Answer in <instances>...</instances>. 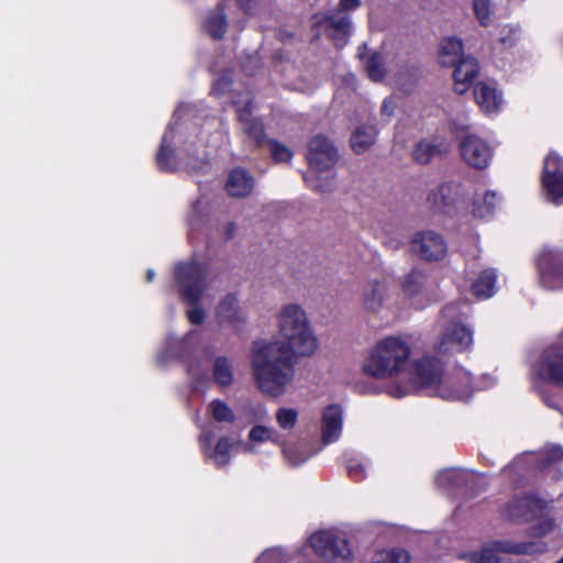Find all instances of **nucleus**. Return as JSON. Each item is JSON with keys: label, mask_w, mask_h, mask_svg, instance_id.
Returning <instances> with one entry per match:
<instances>
[{"label": "nucleus", "mask_w": 563, "mask_h": 563, "mask_svg": "<svg viewBox=\"0 0 563 563\" xmlns=\"http://www.w3.org/2000/svg\"><path fill=\"white\" fill-rule=\"evenodd\" d=\"M275 323L279 338L256 342L251 352V366L257 387L278 397L294 382L292 360L316 354L319 341L305 308L297 302L280 306Z\"/></svg>", "instance_id": "nucleus-1"}, {"label": "nucleus", "mask_w": 563, "mask_h": 563, "mask_svg": "<svg viewBox=\"0 0 563 563\" xmlns=\"http://www.w3.org/2000/svg\"><path fill=\"white\" fill-rule=\"evenodd\" d=\"M411 349L400 336L389 335L378 340L363 362V372L376 379L404 376L410 366Z\"/></svg>", "instance_id": "nucleus-2"}, {"label": "nucleus", "mask_w": 563, "mask_h": 563, "mask_svg": "<svg viewBox=\"0 0 563 563\" xmlns=\"http://www.w3.org/2000/svg\"><path fill=\"white\" fill-rule=\"evenodd\" d=\"M307 159L310 166L307 183L317 190H327L335 174L336 148L327 137L317 135L309 143Z\"/></svg>", "instance_id": "nucleus-3"}, {"label": "nucleus", "mask_w": 563, "mask_h": 563, "mask_svg": "<svg viewBox=\"0 0 563 563\" xmlns=\"http://www.w3.org/2000/svg\"><path fill=\"white\" fill-rule=\"evenodd\" d=\"M411 380L418 387H440L439 393L443 398L467 400L471 396L466 383L457 384L451 378L443 379L440 366L431 360L417 364Z\"/></svg>", "instance_id": "nucleus-4"}, {"label": "nucleus", "mask_w": 563, "mask_h": 563, "mask_svg": "<svg viewBox=\"0 0 563 563\" xmlns=\"http://www.w3.org/2000/svg\"><path fill=\"white\" fill-rule=\"evenodd\" d=\"M545 545L539 542L495 541L482 549L462 555L471 563H507L504 554H537L542 553Z\"/></svg>", "instance_id": "nucleus-5"}, {"label": "nucleus", "mask_w": 563, "mask_h": 563, "mask_svg": "<svg viewBox=\"0 0 563 563\" xmlns=\"http://www.w3.org/2000/svg\"><path fill=\"white\" fill-rule=\"evenodd\" d=\"M459 148L463 162L475 169L488 167L494 155L490 144L475 134L465 136Z\"/></svg>", "instance_id": "nucleus-6"}, {"label": "nucleus", "mask_w": 563, "mask_h": 563, "mask_svg": "<svg viewBox=\"0 0 563 563\" xmlns=\"http://www.w3.org/2000/svg\"><path fill=\"white\" fill-rule=\"evenodd\" d=\"M542 189L549 200L559 203L563 200V159L550 153L543 164Z\"/></svg>", "instance_id": "nucleus-7"}, {"label": "nucleus", "mask_w": 563, "mask_h": 563, "mask_svg": "<svg viewBox=\"0 0 563 563\" xmlns=\"http://www.w3.org/2000/svg\"><path fill=\"white\" fill-rule=\"evenodd\" d=\"M176 280L185 300L191 303L199 300L205 285V274L198 264L179 265L176 268Z\"/></svg>", "instance_id": "nucleus-8"}, {"label": "nucleus", "mask_w": 563, "mask_h": 563, "mask_svg": "<svg viewBox=\"0 0 563 563\" xmlns=\"http://www.w3.org/2000/svg\"><path fill=\"white\" fill-rule=\"evenodd\" d=\"M410 247L417 256L429 262L442 260L448 252L446 242L434 231L417 232L410 241Z\"/></svg>", "instance_id": "nucleus-9"}, {"label": "nucleus", "mask_w": 563, "mask_h": 563, "mask_svg": "<svg viewBox=\"0 0 563 563\" xmlns=\"http://www.w3.org/2000/svg\"><path fill=\"white\" fill-rule=\"evenodd\" d=\"M360 5L361 0H340L339 9L324 16L323 21L318 22L324 25L331 36L339 38L336 45H343L345 43L344 37L351 33V19L345 12L354 11Z\"/></svg>", "instance_id": "nucleus-10"}, {"label": "nucleus", "mask_w": 563, "mask_h": 563, "mask_svg": "<svg viewBox=\"0 0 563 563\" xmlns=\"http://www.w3.org/2000/svg\"><path fill=\"white\" fill-rule=\"evenodd\" d=\"M542 285L549 289L563 287V257L552 249H543L537 258Z\"/></svg>", "instance_id": "nucleus-11"}, {"label": "nucleus", "mask_w": 563, "mask_h": 563, "mask_svg": "<svg viewBox=\"0 0 563 563\" xmlns=\"http://www.w3.org/2000/svg\"><path fill=\"white\" fill-rule=\"evenodd\" d=\"M472 343V332L465 325L452 322L445 327L435 349L441 354L454 353L468 349Z\"/></svg>", "instance_id": "nucleus-12"}, {"label": "nucleus", "mask_w": 563, "mask_h": 563, "mask_svg": "<svg viewBox=\"0 0 563 563\" xmlns=\"http://www.w3.org/2000/svg\"><path fill=\"white\" fill-rule=\"evenodd\" d=\"M536 372L541 379L563 386V344L547 349Z\"/></svg>", "instance_id": "nucleus-13"}, {"label": "nucleus", "mask_w": 563, "mask_h": 563, "mask_svg": "<svg viewBox=\"0 0 563 563\" xmlns=\"http://www.w3.org/2000/svg\"><path fill=\"white\" fill-rule=\"evenodd\" d=\"M474 98L479 109L486 114L501 111L505 100L495 82L481 81L474 88Z\"/></svg>", "instance_id": "nucleus-14"}, {"label": "nucleus", "mask_w": 563, "mask_h": 563, "mask_svg": "<svg viewBox=\"0 0 563 563\" xmlns=\"http://www.w3.org/2000/svg\"><path fill=\"white\" fill-rule=\"evenodd\" d=\"M239 120L243 132L256 145H261L265 140L264 126L262 122L252 115V102L247 96H243L236 102Z\"/></svg>", "instance_id": "nucleus-15"}, {"label": "nucleus", "mask_w": 563, "mask_h": 563, "mask_svg": "<svg viewBox=\"0 0 563 563\" xmlns=\"http://www.w3.org/2000/svg\"><path fill=\"white\" fill-rule=\"evenodd\" d=\"M343 428V410L341 406L332 404L321 413V435L324 443L336 441Z\"/></svg>", "instance_id": "nucleus-16"}, {"label": "nucleus", "mask_w": 563, "mask_h": 563, "mask_svg": "<svg viewBox=\"0 0 563 563\" xmlns=\"http://www.w3.org/2000/svg\"><path fill=\"white\" fill-rule=\"evenodd\" d=\"M217 316L221 323H227L233 329H239L246 322V313L233 295H228L220 301Z\"/></svg>", "instance_id": "nucleus-17"}, {"label": "nucleus", "mask_w": 563, "mask_h": 563, "mask_svg": "<svg viewBox=\"0 0 563 563\" xmlns=\"http://www.w3.org/2000/svg\"><path fill=\"white\" fill-rule=\"evenodd\" d=\"M478 74V65L473 57L466 56L460 60L453 73L454 90L464 93L471 87Z\"/></svg>", "instance_id": "nucleus-18"}, {"label": "nucleus", "mask_w": 563, "mask_h": 563, "mask_svg": "<svg viewBox=\"0 0 563 563\" xmlns=\"http://www.w3.org/2000/svg\"><path fill=\"white\" fill-rule=\"evenodd\" d=\"M389 301L387 286L379 282H369L363 291V306L371 312H378Z\"/></svg>", "instance_id": "nucleus-19"}, {"label": "nucleus", "mask_w": 563, "mask_h": 563, "mask_svg": "<svg viewBox=\"0 0 563 563\" xmlns=\"http://www.w3.org/2000/svg\"><path fill=\"white\" fill-rule=\"evenodd\" d=\"M279 441V435L275 429L256 424L249 431L247 442L242 448L247 453H257L262 444L274 442L278 445Z\"/></svg>", "instance_id": "nucleus-20"}, {"label": "nucleus", "mask_w": 563, "mask_h": 563, "mask_svg": "<svg viewBox=\"0 0 563 563\" xmlns=\"http://www.w3.org/2000/svg\"><path fill=\"white\" fill-rule=\"evenodd\" d=\"M463 43L457 37H445L441 41L438 52L439 63L444 67L456 66L464 58Z\"/></svg>", "instance_id": "nucleus-21"}, {"label": "nucleus", "mask_w": 563, "mask_h": 563, "mask_svg": "<svg viewBox=\"0 0 563 563\" xmlns=\"http://www.w3.org/2000/svg\"><path fill=\"white\" fill-rule=\"evenodd\" d=\"M253 186V179L247 172L236 168L229 174L225 190L232 197H245L252 191Z\"/></svg>", "instance_id": "nucleus-22"}, {"label": "nucleus", "mask_w": 563, "mask_h": 563, "mask_svg": "<svg viewBox=\"0 0 563 563\" xmlns=\"http://www.w3.org/2000/svg\"><path fill=\"white\" fill-rule=\"evenodd\" d=\"M377 130L374 125L362 124L351 135V146L357 154L365 153L376 142Z\"/></svg>", "instance_id": "nucleus-23"}, {"label": "nucleus", "mask_w": 563, "mask_h": 563, "mask_svg": "<svg viewBox=\"0 0 563 563\" xmlns=\"http://www.w3.org/2000/svg\"><path fill=\"white\" fill-rule=\"evenodd\" d=\"M278 445L286 463L290 466H298L309 459V453L301 442L295 440H280Z\"/></svg>", "instance_id": "nucleus-24"}, {"label": "nucleus", "mask_w": 563, "mask_h": 563, "mask_svg": "<svg viewBox=\"0 0 563 563\" xmlns=\"http://www.w3.org/2000/svg\"><path fill=\"white\" fill-rule=\"evenodd\" d=\"M499 203L500 198L497 192L487 190L475 197L473 202V213L477 218H487L493 214Z\"/></svg>", "instance_id": "nucleus-25"}, {"label": "nucleus", "mask_w": 563, "mask_h": 563, "mask_svg": "<svg viewBox=\"0 0 563 563\" xmlns=\"http://www.w3.org/2000/svg\"><path fill=\"white\" fill-rule=\"evenodd\" d=\"M200 442L205 455L208 459H213L218 466H224L229 463L233 443L228 438L220 439L213 452L210 451V440L201 439Z\"/></svg>", "instance_id": "nucleus-26"}, {"label": "nucleus", "mask_w": 563, "mask_h": 563, "mask_svg": "<svg viewBox=\"0 0 563 563\" xmlns=\"http://www.w3.org/2000/svg\"><path fill=\"white\" fill-rule=\"evenodd\" d=\"M448 144L443 142L434 144L433 142L430 141H420L416 144L412 151V157L416 162L420 164H427L433 157L448 152Z\"/></svg>", "instance_id": "nucleus-27"}, {"label": "nucleus", "mask_w": 563, "mask_h": 563, "mask_svg": "<svg viewBox=\"0 0 563 563\" xmlns=\"http://www.w3.org/2000/svg\"><path fill=\"white\" fill-rule=\"evenodd\" d=\"M366 49V46L361 47L358 49V56L363 60L368 77L373 81H380L384 79L386 74L383 56L377 53L367 56L365 54Z\"/></svg>", "instance_id": "nucleus-28"}, {"label": "nucleus", "mask_w": 563, "mask_h": 563, "mask_svg": "<svg viewBox=\"0 0 563 563\" xmlns=\"http://www.w3.org/2000/svg\"><path fill=\"white\" fill-rule=\"evenodd\" d=\"M496 274L492 269L483 271L473 282L472 290L478 299L490 298L495 294Z\"/></svg>", "instance_id": "nucleus-29"}, {"label": "nucleus", "mask_w": 563, "mask_h": 563, "mask_svg": "<svg viewBox=\"0 0 563 563\" xmlns=\"http://www.w3.org/2000/svg\"><path fill=\"white\" fill-rule=\"evenodd\" d=\"M334 541L335 532L333 530H319L308 539V543L313 551L324 558L330 556L331 545Z\"/></svg>", "instance_id": "nucleus-30"}, {"label": "nucleus", "mask_w": 563, "mask_h": 563, "mask_svg": "<svg viewBox=\"0 0 563 563\" xmlns=\"http://www.w3.org/2000/svg\"><path fill=\"white\" fill-rule=\"evenodd\" d=\"M299 412L295 408L280 407L275 413V420L279 429L290 432L292 431L298 422Z\"/></svg>", "instance_id": "nucleus-31"}, {"label": "nucleus", "mask_w": 563, "mask_h": 563, "mask_svg": "<svg viewBox=\"0 0 563 563\" xmlns=\"http://www.w3.org/2000/svg\"><path fill=\"white\" fill-rule=\"evenodd\" d=\"M410 555L405 550H379L373 555L371 563H408Z\"/></svg>", "instance_id": "nucleus-32"}, {"label": "nucleus", "mask_w": 563, "mask_h": 563, "mask_svg": "<svg viewBox=\"0 0 563 563\" xmlns=\"http://www.w3.org/2000/svg\"><path fill=\"white\" fill-rule=\"evenodd\" d=\"M213 377L214 380L222 386L231 385L233 380V374L231 365L225 357H218L214 361Z\"/></svg>", "instance_id": "nucleus-33"}, {"label": "nucleus", "mask_w": 563, "mask_h": 563, "mask_svg": "<svg viewBox=\"0 0 563 563\" xmlns=\"http://www.w3.org/2000/svg\"><path fill=\"white\" fill-rule=\"evenodd\" d=\"M174 141V132L169 129L163 136L162 145L157 156V163L162 169H169L172 165L168 162L169 156L173 155L174 148L172 147Z\"/></svg>", "instance_id": "nucleus-34"}, {"label": "nucleus", "mask_w": 563, "mask_h": 563, "mask_svg": "<svg viewBox=\"0 0 563 563\" xmlns=\"http://www.w3.org/2000/svg\"><path fill=\"white\" fill-rule=\"evenodd\" d=\"M209 411L214 420L219 422H233L234 413L232 409L221 400H213L209 405Z\"/></svg>", "instance_id": "nucleus-35"}, {"label": "nucleus", "mask_w": 563, "mask_h": 563, "mask_svg": "<svg viewBox=\"0 0 563 563\" xmlns=\"http://www.w3.org/2000/svg\"><path fill=\"white\" fill-rule=\"evenodd\" d=\"M330 558L341 559L345 562L353 560V551L347 540L335 534V541L332 542Z\"/></svg>", "instance_id": "nucleus-36"}, {"label": "nucleus", "mask_w": 563, "mask_h": 563, "mask_svg": "<svg viewBox=\"0 0 563 563\" xmlns=\"http://www.w3.org/2000/svg\"><path fill=\"white\" fill-rule=\"evenodd\" d=\"M208 33L214 37L220 38L225 30V19L222 11L212 13L206 22Z\"/></svg>", "instance_id": "nucleus-37"}, {"label": "nucleus", "mask_w": 563, "mask_h": 563, "mask_svg": "<svg viewBox=\"0 0 563 563\" xmlns=\"http://www.w3.org/2000/svg\"><path fill=\"white\" fill-rule=\"evenodd\" d=\"M473 11L482 25H488L492 20L490 0H473Z\"/></svg>", "instance_id": "nucleus-38"}, {"label": "nucleus", "mask_w": 563, "mask_h": 563, "mask_svg": "<svg viewBox=\"0 0 563 563\" xmlns=\"http://www.w3.org/2000/svg\"><path fill=\"white\" fill-rule=\"evenodd\" d=\"M531 500L525 498L522 500L517 501L516 505L511 506L508 510V515L512 520H528L529 517L526 514V510L530 508Z\"/></svg>", "instance_id": "nucleus-39"}, {"label": "nucleus", "mask_w": 563, "mask_h": 563, "mask_svg": "<svg viewBox=\"0 0 563 563\" xmlns=\"http://www.w3.org/2000/svg\"><path fill=\"white\" fill-rule=\"evenodd\" d=\"M271 153L273 158L279 163L289 162L292 157V152L278 142L271 143Z\"/></svg>", "instance_id": "nucleus-40"}, {"label": "nucleus", "mask_w": 563, "mask_h": 563, "mask_svg": "<svg viewBox=\"0 0 563 563\" xmlns=\"http://www.w3.org/2000/svg\"><path fill=\"white\" fill-rule=\"evenodd\" d=\"M256 563H285V558L279 549H269L258 556Z\"/></svg>", "instance_id": "nucleus-41"}, {"label": "nucleus", "mask_w": 563, "mask_h": 563, "mask_svg": "<svg viewBox=\"0 0 563 563\" xmlns=\"http://www.w3.org/2000/svg\"><path fill=\"white\" fill-rule=\"evenodd\" d=\"M349 474L355 479H363L367 476L366 465L357 460H351L347 465Z\"/></svg>", "instance_id": "nucleus-42"}, {"label": "nucleus", "mask_w": 563, "mask_h": 563, "mask_svg": "<svg viewBox=\"0 0 563 563\" xmlns=\"http://www.w3.org/2000/svg\"><path fill=\"white\" fill-rule=\"evenodd\" d=\"M555 528V522L552 519H544L533 528L536 537H544L551 533Z\"/></svg>", "instance_id": "nucleus-43"}, {"label": "nucleus", "mask_w": 563, "mask_h": 563, "mask_svg": "<svg viewBox=\"0 0 563 563\" xmlns=\"http://www.w3.org/2000/svg\"><path fill=\"white\" fill-rule=\"evenodd\" d=\"M397 108V103L394 98H386L384 99L382 107H380V115L388 120L393 117L395 113V110Z\"/></svg>", "instance_id": "nucleus-44"}, {"label": "nucleus", "mask_w": 563, "mask_h": 563, "mask_svg": "<svg viewBox=\"0 0 563 563\" xmlns=\"http://www.w3.org/2000/svg\"><path fill=\"white\" fill-rule=\"evenodd\" d=\"M187 314L190 323L192 324H200L205 319V312L198 307L189 309Z\"/></svg>", "instance_id": "nucleus-45"}, {"label": "nucleus", "mask_w": 563, "mask_h": 563, "mask_svg": "<svg viewBox=\"0 0 563 563\" xmlns=\"http://www.w3.org/2000/svg\"><path fill=\"white\" fill-rule=\"evenodd\" d=\"M231 87V80L228 77L220 78L212 88L214 95H222Z\"/></svg>", "instance_id": "nucleus-46"}, {"label": "nucleus", "mask_w": 563, "mask_h": 563, "mask_svg": "<svg viewBox=\"0 0 563 563\" xmlns=\"http://www.w3.org/2000/svg\"><path fill=\"white\" fill-rule=\"evenodd\" d=\"M389 395L396 398H401L408 395L409 388L408 387H398V386H390L388 388Z\"/></svg>", "instance_id": "nucleus-47"}, {"label": "nucleus", "mask_w": 563, "mask_h": 563, "mask_svg": "<svg viewBox=\"0 0 563 563\" xmlns=\"http://www.w3.org/2000/svg\"><path fill=\"white\" fill-rule=\"evenodd\" d=\"M454 476H455V471H453V470H446V471L441 472V473L438 475L437 481H438V483H439L440 485H442L444 482L453 479V477H454Z\"/></svg>", "instance_id": "nucleus-48"}, {"label": "nucleus", "mask_w": 563, "mask_h": 563, "mask_svg": "<svg viewBox=\"0 0 563 563\" xmlns=\"http://www.w3.org/2000/svg\"><path fill=\"white\" fill-rule=\"evenodd\" d=\"M549 462L558 461L563 457V451L559 446H554L549 451Z\"/></svg>", "instance_id": "nucleus-49"}, {"label": "nucleus", "mask_w": 563, "mask_h": 563, "mask_svg": "<svg viewBox=\"0 0 563 563\" xmlns=\"http://www.w3.org/2000/svg\"><path fill=\"white\" fill-rule=\"evenodd\" d=\"M236 1L241 5V8H243L244 10H249L251 8V2L253 0H236Z\"/></svg>", "instance_id": "nucleus-50"}, {"label": "nucleus", "mask_w": 563, "mask_h": 563, "mask_svg": "<svg viewBox=\"0 0 563 563\" xmlns=\"http://www.w3.org/2000/svg\"><path fill=\"white\" fill-rule=\"evenodd\" d=\"M155 277V273L153 269H148L147 273H146V279L147 282H152Z\"/></svg>", "instance_id": "nucleus-51"}, {"label": "nucleus", "mask_w": 563, "mask_h": 563, "mask_svg": "<svg viewBox=\"0 0 563 563\" xmlns=\"http://www.w3.org/2000/svg\"><path fill=\"white\" fill-rule=\"evenodd\" d=\"M250 62L254 63V65H258L260 64V59H258L257 56L250 57Z\"/></svg>", "instance_id": "nucleus-52"}, {"label": "nucleus", "mask_w": 563, "mask_h": 563, "mask_svg": "<svg viewBox=\"0 0 563 563\" xmlns=\"http://www.w3.org/2000/svg\"><path fill=\"white\" fill-rule=\"evenodd\" d=\"M556 563H563V556Z\"/></svg>", "instance_id": "nucleus-53"}]
</instances>
